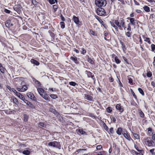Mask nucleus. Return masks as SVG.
Instances as JSON below:
<instances>
[{"label": "nucleus", "instance_id": "obj_62", "mask_svg": "<svg viewBox=\"0 0 155 155\" xmlns=\"http://www.w3.org/2000/svg\"><path fill=\"white\" fill-rule=\"evenodd\" d=\"M9 22H10V21H7L6 22V26H7V25H9Z\"/></svg>", "mask_w": 155, "mask_h": 155}, {"label": "nucleus", "instance_id": "obj_36", "mask_svg": "<svg viewBox=\"0 0 155 155\" xmlns=\"http://www.w3.org/2000/svg\"><path fill=\"white\" fill-rule=\"evenodd\" d=\"M28 116L27 115H24V120L26 122L28 121Z\"/></svg>", "mask_w": 155, "mask_h": 155}, {"label": "nucleus", "instance_id": "obj_14", "mask_svg": "<svg viewBox=\"0 0 155 155\" xmlns=\"http://www.w3.org/2000/svg\"><path fill=\"white\" fill-rule=\"evenodd\" d=\"M143 39L144 40V41H145L147 42L149 44H151V42L150 41V38H149L146 37L144 36H143Z\"/></svg>", "mask_w": 155, "mask_h": 155}, {"label": "nucleus", "instance_id": "obj_24", "mask_svg": "<svg viewBox=\"0 0 155 155\" xmlns=\"http://www.w3.org/2000/svg\"><path fill=\"white\" fill-rule=\"evenodd\" d=\"M111 25L112 27H114L116 31H118V28L117 26H116L114 24L112 23H111Z\"/></svg>", "mask_w": 155, "mask_h": 155}, {"label": "nucleus", "instance_id": "obj_50", "mask_svg": "<svg viewBox=\"0 0 155 155\" xmlns=\"http://www.w3.org/2000/svg\"><path fill=\"white\" fill-rule=\"evenodd\" d=\"M49 2L51 4H53L55 3V2L54 0H49Z\"/></svg>", "mask_w": 155, "mask_h": 155}, {"label": "nucleus", "instance_id": "obj_35", "mask_svg": "<svg viewBox=\"0 0 155 155\" xmlns=\"http://www.w3.org/2000/svg\"><path fill=\"white\" fill-rule=\"evenodd\" d=\"M60 24L61 26V28H64L65 27V25H64V23L63 22H61L60 23Z\"/></svg>", "mask_w": 155, "mask_h": 155}, {"label": "nucleus", "instance_id": "obj_7", "mask_svg": "<svg viewBox=\"0 0 155 155\" xmlns=\"http://www.w3.org/2000/svg\"><path fill=\"white\" fill-rule=\"evenodd\" d=\"M23 101L30 108H34V106L32 104H31L30 102L28 101L27 100L25 99V100H24Z\"/></svg>", "mask_w": 155, "mask_h": 155}, {"label": "nucleus", "instance_id": "obj_31", "mask_svg": "<svg viewBox=\"0 0 155 155\" xmlns=\"http://www.w3.org/2000/svg\"><path fill=\"white\" fill-rule=\"evenodd\" d=\"M98 154L99 155H107V153L106 152L103 151L100 152V153Z\"/></svg>", "mask_w": 155, "mask_h": 155}, {"label": "nucleus", "instance_id": "obj_41", "mask_svg": "<svg viewBox=\"0 0 155 155\" xmlns=\"http://www.w3.org/2000/svg\"><path fill=\"white\" fill-rule=\"evenodd\" d=\"M131 28L130 24H128L127 25V30L128 31H131Z\"/></svg>", "mask_w": 155, "mask_h": 155}, {"label": "nucleus", "instance_id": "obj_49", "mask_svg": "<svg viewBox=\"0 0 155 155\" xmlns=\"http://www.w3.org/2000/svg\"><path fill=\"white\" fill-rule=\"evenodd\" d=\"M86 150L85 149H80L77 150V152L78 153L81 152L83 150Z\"/></svg>", "mask_w": 155, "mask_h": 155}, {"label": "nucleus", "instance_id": "obj_2", "mask_svg": "<svg viewBox=\"0 0 155 155\" xmlns=\"http://www.w3.org/2000/svg\"><path fill=\"white\" fill-rule=\"evenodd\" d=\"M37 90L40 95L46 100H49V98L48 95L46 94V91L42 88H38Z\"/></svg>", "mask_w": 155, "mask_h": 155}, {"label": "nucleus", "instance_id": "obj_1", "mask_svg": "<svg viewBox=\"0 0 155 155\" xmlns=\"http://www.w3.org/2000/svg\"><path fill=\"white\" fill-rule=\"evenodd\" d=\"M114 23L120 28H121V27L123 28L124 30L126 28L125 25L124 20L122 18H120L117 20H116Z\"/></svg>", "mask_w": 155, "mask_h": 155}, {"label": "nucleus", "instance_id": "obj_38", "mask_svg": "<svg viewBox=\"0 0 155 155\" xmlns=\"http://www.w3.org/2000/svg\"><path fill=\"white\" fill-rule=\"evenodd\" d=\"M107 111L109 112L110 113L112 110V108L111 107H108L107 109Z\"/></svg>", "mask_w": 155, "mask_h": 155}, {"label": "nucleus", "instance_id": "obj_8", "mask_svg": "<svg viewBox=\"0 0 155 155\" xmlns=\"http://www.w3.org/2000/svg\"><path fill=\"white\" fill-rule=\"evenodd\" d=\"M116 108L118 110L120 113L124 111V109L122 107H121L119 104H117L116 106Z\"/></svg>", "mask_w": 155, "mask_h": 155}, {"label": "nucleus", "instance_id": "obj_61", "mask_svg": "<svg viewBox=\"0 0 155 155\" xmlns=\"http://www.w3.org/2000/svg\"><path fill=\"white\" fill-rule=\"evenodd\" d=\"M109 81L110 82H112L114 81V79L111 77H110L109 78Z\"/></svg>", "mask_w": 155, "mask_h": 155}, {"label": "nucleus", "instance_id": "obj_55", "mask_svg": "<svg viewBox=\"0 0 155 155\" xmlns=\"http://www.w3.org/2000/svg\"><path fill=\"white\" fill-rule=\"evenodd\" d=\"M152 75V74L151 73L148 72L147 74V76L148 77H150Z\"/></svg>", "mask_w": 155, "mask_h": 155}, {"label": "nucleus", "instance_id": "obj_9", "mask_svg": "<svg viewBox=\"0 0 155 155\" xmlns=\"http://www.w3.org/2000/svg\"><path fill=\"white\" fill-rule=\"evenodd\" d=\"M58 144V143L56 141L51 142L48 143V146L54 147H56L57 146Z\"/></svg>", "mask_w": 155, "mask_h": 155}, {"label": "nucleus", "instance_id": "obj_64", "mask_svg": "<svg viewBox=\"0 0 155 155\" xmlns=\"http://www.w3.org/2000/svg\"><path fill=\"white\" fill-rule=\"evenodd\" d=\"M153 64L154 66L155 65V56L153 58Z\"/></svg>", "mask_w": 155, "mask_h": 155}, {"label": "nucleus", "instance_id": "obj_53", "mask_svg": "<svg viewBox=\"0 0 155 155\" xmlns=\"http://www.w3.org/2000/svg\"><path fill=\"white\" fill-rule=\"evenodd\" d=\"M110 132L111 133L113 134L114 133L113 128H111L109 130Z\"/></svg>", "mask_w": 155, "mask_h": 155}, {"label": "nucleus", "instance_id": "obj_29", "mask_svg": "<svg viewBox=\"0 0 155 155\" xmlns=\"http://www.w3.org/2000/svg\"><path fill=\"white\" fill-rule=\"evenodd\" d=\"M132 33L130 31L127 32L125 33V35L128 37H130Z\"/></svg>", "mask_w": 155, "mask_h": 155}, {"label": "nucleus", "instance_id": "obj_33", "mask_svg": "<svg viewBox=\"0 0 155 155\" xmlns=\"http://www.w3.org/2000/svg\"><path fill=\"white\" fill-rule=\"evenodd\" d=\"M38 126L40 127H44L45 125L44 123L41 122L39 123Z\"/></svg>", "mask_w": 155, "mask_h": 155}, {"label": "nucleus", "instance_id": "obj_10", "mask_svg": "<svg viewBox=\"0 0 155 155\" xmlns=\"http://www.w3.org/2000/svg\"><path fill=\"white\" fill-rule=\"evenodd\" d=\"M16 96H17L20 99L22 100L23 101L25 100V97L19 93H18V94H17V95Z\"/></svg>", "mask_w": 155, "mask_h": 155}, {"label": "nucleus", "instance_id": "obj_57", "mask_svg": "<svg viewBox=\"0 0 155 155\" xmlns=\"http://www.w3.org/2000/svg\"><path fill=\"white\" fill-rule=\"evenodd\" d=\"M35 82L36 83V84H38V86H39L40 85V82L36 80V81H35Z\"/></svg>", "mask_w": 155, "mask_h": 155}, {"label": "nucleus", "instance_id": "obj_3", "mask_svg": "<svg viewBox=\"0 0 155 155\" xmlns=\"http://www.w3.org/2000/svg\"><path fill=\"white\" fill-rule=\"evenodd\" d=\"M95 2L96 5L98 7L105 6L107 4L105 0H96Z\"/></svg>", "mask_w": 155, "mask_h": 155}, {"label": "nucleus", "instance_id": "obj_28", "mask_svg": "<svg viewBox=\"0 0 155 155\" xmlns=\"http://www.w3.org/2000/svg\"><path fill=\"white\" fill-rule=\"evenodd\" d=\"M138 90L139 92L142 95H144V93L143 90L140 88H139L138 89Z\"/></svg>", "mask_w": 155, "mask_h": 155}, {"label": "nucleus", "instance_id": "obj_12", "mask_svg": "<svg viewBox=\"0 0 155 155\" xmlns=\"http://www.w3.org/2000/svg\"><path fill=\"white\" fill-rule=\"evenodd\" d=\"M128 19L130 20V23L132 25L134 26H135V25L136 20H135L134 18H128Z\"/></svg>", "mask_w": 155, "mask_h": 155}, {"label": "nucleus", "instance_id": "obj_13", "mask_svg": "<svg viewBox=\"0 0 155 155\" xmlns=\"http://www.w3.org/2000/svg\"><path fill=\"white\" fill-rule=\"evenodd\" d=\"M31 63L37 65H38L39 64V63L38 61L33 59H31Z\"/></svg>", "mask_w": 155, "mask_h": 155}, {"label": "nucleus", "instance_id": "obj_48", "mask_svg": "<svg viewBox=\"0 0 155 155\" xmlns=\"http://www.w3.org/2000/svg\"><path fill=\"white\" fill-rule=\"evenodd\" d=\"M13 101L15 103L18 102V99L15 97L13 98Z\"/></svg>", "mask_w": 155, "mask_h": 155}, {"label": "nucleus", "instance_id": "obj_21", "mask_svg": "<svg viewBox=\"0 0 155 155\" xmlns=\"http://www.w3.org/2000/svg\"><path fill=\"white\" fill-rule=\"evenodd\" d=\"M22 153L25 155H28L30 154V151L28 150H25L22 152Z\"/></svg>", "mask_w": 155, "mask_h": 155}, {"label": "nucleus", "instance_id": "obj_52", "mask_svg": "<svg viewBox=\"0 0 155 155\" xmlns=\"http://www.w3.org/2000/svg\"><path fill=\"white\" fill-rule=\"evenodd\" d=\"M90 33H91V34H92V35H96V33L95 32H94V31H90Z\"/></svg>", "mask_w": 155, "mask_h": 155}, {"label": "nucleus", "instance_id": "obj_37", "mask_svg": "<svg viewBox=\"0 0 155 155\" xmlns=\"http://www.w3.org/2000/svg\"><path fill=\"white\" fill-rule=\"evenodd\" d=\"M12 91L14 93V94L15 95H17V94H18L19 92H17L16 90L14 88L12 89Z\"/></svg>", "mask_w": 155, "mask_h": 155}, {"label": "nucleus", "instance_id": "obj_4", "mask_svg": "<svg viewBox=\"0 0 155 155\" xmlns=\"http://www.w3.org/2000/svg\"><path fill=\"white\" fill-rule=\"evenodd\" d=\"M96 12L98 15L104 16L106 15V12L104 9L101 8H99L96 10Z\"/></svg>", "mask_w": 155, "mask_h": 155}, {"label": "nucleus", "instance_id": "obj_43", "mask_svg": "<svg viewBox=\"0 0 155 155\" xmlns=\"http://www.w3.org/2000/svg\"><path fill=\"white\" fill-rule=\"evenodd\" d=\"M95 18L96 19H97L98 21L101 23L102 22H103V21L101 20V19L99 18V17L97 16H95Z\"/></svg>", "mask_w": 155, "mask_h": 155}, {"label": "nucleus", "instance_id": "obj_5", "mask_svg": "<svg viewBox=\"0 0 155 155\" xmlns=\"http://www.w3.org/2000/svg\"><path fill=\"white\" fill-rule=\"evenodd\" d=\"M144 142L145 144L149 147L153 146L154 143V142L152 140H150V138L149 137L146 138Z\"/></svg>", "mask_w": 155, "mask_h": 155}, {"label": "nucleus", "instance_id": "obj_11", "mask_svg": "<svg viewBox=\"0 0 155 155\" xmlns=\"http://www.w3.org/2000/svg\"><path fill=\"white\" fill-rule=\"evenodd\" d=\"M73 20L74 23L76 24H79L80 21L78 18L75 15L73 16Z\"/></svg>", "mask_w": 155, "mask_h": 155}, {"label": "nucleus", "instance_id": "obj_19", "mask_svg": "<svg viewBox=\"0 0 155 155\" xmlns=\"http://www.w3.org/2000/svg\"><path fill=\"white\" fill-rule=\"evenodd\" d=\"M85 98L89 101L91 100L92 99V97L91 96H90L88 95H85Z\"/></svg>", "mask_w": 155, "mask_h": 155}, {"label": "nucleus", "instance_id": "obj_47", "mask_svg": "<svg viewBox=\"0 0 155 155\" xmlns=\"http://www.w3.org/2000/svg\"><path fill=\"white\" fill-rule=\"evenodd\" d=\"M32 2L34 5H36L37 3V2L35 0H32Z\"/></svg>", "mask_w": 155, "mask_h": 155}, {"label": "nucleus", "instance_id": "obj_22", "mask_svg": "<svg viewBox=\"0 0 155 155\" xmlns=\"http://www.w3.org/2000/svg\"><path fill=\"white\" fill-rule=\"evenodd\" d=\"M144 10L146 12H149L150 11V8L147 6H145L143 7Z\"/></svg>", "mask_w": 155, "mask_h": 155}, {"label": "nucleus", "instance_id": "obj_45", "mask_svg": "<svg viewBox=\"0 0 155 155\" xmlns=\"http://www.w3.org/2000/svg\"><path fill=\"white\" fill-rule=\"evenodd\" d=\"M149 3H151L152 4L155 3V1L154 0H146Z\"/></svg>", "mask_w": 155, "mask_h": 155}, {"label": "nucleus", "instance_id": "obj_63", "mask_svg": "<svg viewBox=\"0 0 155 155\" xmlns=\"http://www.w3.org/2000/svg\"><path fill=\"white\" fill-rule=\"evenodd\" d=\"M152 139L153 140L155 141V134H153L152 135Z\"/></svg>", "mask_w": 155, "mask_h": 155}, {"label": "nucleus", "instance_id": "obj_54", "mask_svg": "<svg viewBox=\"0 0 155 155\" xmlns=\"http://www.w3.org/2000/svg\"><path fill=\"white\" fill-rule=\"evenodd\" d=\"M4 11L5 12L7 13H10L11 12L10 11L6 9H5Z\"/></svg>", "mask_w": 155, "mask_h": 155}, {"label": "nucleus", "instance_id": "obj_23", "mask_svg": "<svg viewBox=\"0 0 155 155\" xmlns=\"http://www.w3.org/2000/svg\"><path fill=\"white\" fill-rule=\"evenodd\" d=\"M134 138L137 139H139V136L137 134L132 133Z\"/></svg>", "mask_w": 155, "mask_h": 155}, {"label": "nucleus", "instance_id": "obj_6", "mask_svg": "<svg viewBox=\"0 0 155 155\" xmlns=\"http://www.w3.org/2000/svg\"><path fill=\"white\" fill-rule=\"evenodd\" d=\"M27 97L31 99L34 101L36 100V98L34 94L31 92H29L27 94Z\"/></svg>", "mask_w": 155, "mask_h": 155}, {"label": "nucleus", "instance_id": "obj_56", "mask_svg": "<svg viewBox=\"0 0 155 155\" xmlns=\"http://www.w3.org/2000/svg\"><path fill=\"white\" fill-rule=\"evenodd\" d=\"M135 147L136 148V149L138 151H143V150H140L138 149V148L137 147V146H135Z\"/></svg>", "mask_w": 155, "mask_h": 155}, {"label": "nucleus", "instance_id": "obj_42", "mask_svg": "<svg viewBox=\"0 0 155 155\" xmlns=\"http://www.w3.org/2000/svg\"><path fill=\"white\" fill-rule=\"evenodd\" d=\"M82 51H81V53L83 54H84L86 52V50L83 48L82 49Z\"/></svg>", "mask_w": 155, "mask_h": 155}, {"label": "nucleus", "instance_id": "obj_32", "mask_svg": "<svg viewBox=\"0 0 155 155\" xmlns=\"http://www.w3.org/2000/svg\"><path fill=\"white\" fill-rule=\"evenodd\" d=\"M151 51H153L155 50V45L153 44H152L151 45Z\"/></svg>", "mask_w": 155, "mask_h": 155}, {"label": "nucleus", "instance_id": "obj_44", "mask_svg": "<svg viewBox=\"0 0 155 155\" xmlns=\"http://www.w3.org/2000/svg\"><path fill=\"white\" fill-rule=\"evenodd\" d=\"M71 60L75 61L77 60V58L75 57H71Z\"/></svg>", "mask_w": 155, "mask_h": 155}, {"label": "nucleus", "instance_id": "obj_58", "mask_svg": "<svg viewBox=\"0 0 155 155\" xmlns=\"http://www.w3.org/2000/svg\"><path fill=\"white\" fill-rule=\"evenodd\" d=\"M129 80V82L130 83H132L133 82V80L131 78H129L128 79Z\"/></svg>", "mask_w": 155, "mask_h": 155}, {"label": "nucleus", "instance_id": "obj_16", "mask_svg": "<svg viewBox=\"0 0 155 155\" xmlns=\"http://www.w3.org/2000/svg\"><path fill=\"white\" fill-rule=\"evenodd\" d=\"M122 132V129L120 127H119L116 131L117 133L119 135H120Z\"/></svg>", "mask_w": 155, "mask_h": 155}, {"label": "nucleus", "instance_id": "obj_34", "mask_svg": "<svg viewBox=\"0 0 155 155\" xmlns=\"http://www.w3.org/2000/svg\"><path fill=\"white\" fill-rule=\"evenodd\" d=\"M140 152L138 153L137 152L135 151V153L136 155H143V151H139Z\"/></svg>", "mask_w": 155, "mask_h": 155}, {"label": "nucleus", "instance_id": "obj_39", "mask_svg": "<svg viewBox=\"0 0 155 155\" xmlns=\"http://www.w3.org/2000/svg\"><path fill=\"white\" fill-rule=\"evenodd\" d=\"M87 61L91 64H93L94 63L93 61L90 58L87 59Z\"/></svg>", "mask_w": 155, "mask_h": 155}, {"label": "nucleus", "instance_id": "obj_59", "mask_svg": "<svg viewBox=\"0 0 155 155\" xmlns=\"http://www.w3.org/2000/svg\"><path fill=\"white\" fill-rule=\"evenodd\" d=\"M53 8H54V11H56L57 10V6L55 5H54L53 6Z\"/></svg>", "mask_w": 155, "mask_h": 155}, {"label": "nucleus", "instance_id": "obj_26", "mask_svg": "<svg viewBox=\"0 0 155 155\" xmlns=\"http://www.w3.org/2000/svg\"><path fill=\"white\" fill-rule=\"evenodd\" d=\"M139 113L140 116L142 118H143L144 117V113H143V112L142 111H141L140 110H139Z\"/></svg>", "mask_w": 155, "mask_h": 155}, {"label": "nucleus", "instance_id": "obj_51", "mask_svg": "<svg viewBox=\"0 0 155 155\" xmlns=\"http://www.w3.org/2000/svg\"><path fill=\"white\" fill-rule=\"evenodd\" d=\"M131 93L133 94V96H134V97L136 99L137 97L135 94L134 93V91H131Z\"/></svg>", "mask_w": 155, "mask_h": 155}, {"label": "nucleus", "instance_id": "obj_46", "mask_svg": "<svg viewBox=\"0 0 155 155\" xmlns=\"http://www.w3.org/2000/svg\"><path fill=\"white\" fill-rule=\"evenodd\" d=\"M102 148V146L101 145H97L96 147V148L97 150H100Z\"/></svg>", "mask_w": 155, "mask_h": 155}, {"label": "nucleus", "instance_id": "obj_18", "mask_svg": "<svg viewBox=\"0 0 155 155\" xmlns=\"http://www.w3.org/2000/svg\"><path fill=\"white\" fill-rule=\"evenodd\" d=\"M148 134L149 136H151L153 134L152 129L150 128H149L148 129Z\"/></svg>", "mask_w": 155, "mask_h": 155}, {"label": "nucleus", "instance_id": "obj_15", "mask_svg": "<svg viewBox=\"0 0 155 155\" xmlns=\"http://www.w3.org/2000/svg\"><path fill=\"white\" fill-rule=\"evenodd\" d=\"M123 135H124V137L126 138L128 140H130V136L127 134H126L125 133H123Z\"/></svg>", "mask_w": 155, "mask_h": 155}, {"label": "nucleus", "instance_id": "obj_20", "mask_svg": "<svg viewBox=\"0 0 155 155\" xmlns=\"http://www.w3.org/2000/svg\"><path fill=\"white\" fill-rule=\"evenodd\" d=\"M0 71L1 72L3 73H4L5 71V69L2 67V64L0 63Z\"/></svg>", "mask_w": 155, "mask_h": 155}, {"label": "nucleus", "instance_id": "obj_60", "mask_svg": "<svg viewBox=\"0 0 155 155\" xmlns=\"http://www.w3.org/2000/svg\"><path fill=\"white\" fill-rule=\"evenodd\" d=\"M151 85L153 87H155V82L154 81L151 82Z\"/></svg>", "mask_w": 155, "mask_h": 155}, {"label": "nucleus", "instance_id": "obj_25", "mask_svg": "<svg viewBox=\"0 0 155 155\" xmlns=\"http://www.w3.org/2000/svg\"><path fill=\"white\" fill-rule=\"evenodd\" d=\"M115 61L116 63L118 64H119L120 62V61L117 57H116L115 58Z\"/></svg>", "mask_w": 155, "mask_h": 155}, {"label": "nucleus", "instance_id": "obj_17", "mask_svg": "<svg viewBox=\"0 0 155 155\" xmlns=\"http://www.w3.org/2000/svg\"><path fill=\"white\" fill-rule=\"evenodd\" d=\"M28 86L26 85H23L21 88L22 91L24 92L28 89Z\"/></svg>", "mask_w": 155, "mask_h": 155}, {"label": "nucleus", "instance_id": "obj_30", "mask_svg": "<svg viewBox=\"0 0 155 155\" xmlns=\"http://www.w3.org/2000/svg\"><path fill=\"white\" fill-rule=\"evenodd\" d=\"M79 132L81 134H86L85 132L82 129L79 130Z\"/></svg>", "mask_w": 155, "mask_h": 155}, {"label": "nucleus", "instance_id": "obj_27", "mask_svg": "<svg viewBox=\"0 0 155 155\" xmlns=\"http://www.w3.org/2000/svg\"><path fill=\"white\" fill-rule=\"evenodd\" d=\"M50 97L53 99H55L58 97L57 95L54 94H51L50 95Z\"/></svg>", "mask_w": 155, "mask_h": 155}, {"label": "nucleus", "instance_id": "obj_40", "mask_svg": "<svg viewBox=\"0 0 155 155\" xmlns=\"http://www.w3.org/2000/svg\"><path fill=\"white\" fill-rule=\"evenodd\" d=\"M69 84L70 85L73 86H75L76 84L75 82H73V81H71L69 83Z\"/></svg>", "mask_w": 155, "mask_h": 155}]
</instances>
